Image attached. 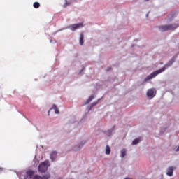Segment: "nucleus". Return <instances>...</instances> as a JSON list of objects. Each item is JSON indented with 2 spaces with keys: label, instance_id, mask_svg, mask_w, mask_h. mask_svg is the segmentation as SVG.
Listing matches in <instances>:
<instances>
[{
  "label": "nucleus",
  "instance_id": "1",
  "mask_svg": "<svg viewBox=\"0 0 179 179\" xmlns=\"http://www.w3.org/2000/svg\"><path fill=\"white\" fill-rule=\"evenodd\" d=\"M173 62H174V60L171 59L164 67L152 72L151 74H150L148 76H147L145 78L144 82H148V80H150V79H153V78H156V76H157V75H159V73H162V72H164V71H166V69H167V68H169V66H171V65H173Z\"/></svg>",
  "mask_w": 179,
  "mask_h": 179
},
{
  "label": "nucleus",
  "instance_id": "2",
  "mask_svg": "<svg viewBox=\"0 0 179 179\" xmlns=\"http://www.w3.org/2000/svg\"><path fill=\"white\" fill-rule=\"evenodd\" d=\"M50 162L44 161L39 164L38 171H39V173H45V171L48 170V167H50Z\"/></svg>",
  "mask_w": 179,
  "mask_h": 179
},
{
  "label": "nucleus",
  "instance_id": "3",
  "mask_svg": "<svg viewBox=\"0 0 179 179\" xmlns=\"http://www.w3.org/2000/svg\"><path fill=\"white\" fill-rule=\"evenodd\" d=\"M178 27V25L176 24H172L169 25H163L159 27L160 31H169V30H176Z\"/></svg>",
  "mask_w": 179,
  "mask_h": 179
},
{
  "label": "nucleus",
  "instance_id": "4",
  "mask_svg": "<svg viewBox=\"0 0 179 179\" xmlns=\"http://www.w3.org/2000/svg\"><path fill=\"white\" fill-rule=\"evenodd\" d=\"M80 27H83V23L74 24L70 26V29H71V30H72V31H75V30H76L78 29H80Z\"/></svg>",
  "mask_w": 179,
  "mask_h": 179
},
{
  "label": "nucleus",
  "instance_id": "5",
  "mask_svg": "<svg viewBox=\"0 0 179 179\" xmlns=\"http://www.w3.org/2000/svg\"><path fill=\"white\" fill-rule=\"evenodd\" d=\"M154 94H155V90L153 89L148 90L147 92L148 97H152V99H153V97L155 96Z\"/></svg>",
  "mask_w": 179,
  "mask_h": 179
},
{
  "label": "nucleus",
  "instance_id": "6",
  "mask_svg": "<svg viewBox=\"0 0 179 179\" xmlns=\"http://www.w3.org/2000/svg\"><path fill=\"white\" fill-rule=\"evenodd\" d=\"M173 171H174V167L170 166L169 168H168L166 172L167 176H169V177H172Z\"/></svg>",
  "mask_w": 179,
  "mask_h": 179
},
{
  "label": "nucleus",
  "instance_id": "7",
  "mask_svg": "<svg viewBox=\"0 0 179 179\" xmlns=\"http://www.w3.org/2000/svg\"><path fill=\"white\" fill-rule=\"evenodd\" d=\"M85 35L83 34V33L80 34V44L81 45H83L84 43H85Z\"/></svg>",
  "mask_w": 179,
  "mask_h": 179
},
{
  "label": "nucleus",
  "instance_id": "8",
  "mask_svg": "<svg viewBox=\"0 0 179 179\" xmlns=\"http://www.w3.org/2000/svg\"><path fill=\"white\" fill-rule=\"evenodd\" d=\"M57 157V152L54 151L50 155V159L52 162H54V159Z\"/></svg>",
  "mask_w": 179,
  "mask_h": 179
},
{
  "label": "nucleus",
  "instance_id": "9",
  "mask_svg": "<svg viewBox=\"0 0 179 179\" xmlns=\"http://www.w3.org/2000/svg\"><path fill=\"white\" fill-rule=\"evenodd\" d=\"M141 141H142V138H136L133 141L132 145H138V143H140Z\"/></svg>",
  "mask_w": 179,
  "mask_h": 179
},
{
  "label": "nucleus",
  "instance_id": "10",
  "mask_svg": "<svg viewBox=\"0 0 179 179\" xmlns=\"http://www.w3.org/2000/svg\"><path fill=\"white\" fill-rule=\"evenodd\" d=\"M50 110H55V114H59V110L55 105H53Z\"/></svg>",
  "mask_w": 179,
  "mask_h": 179
},
{
  "label": "nucleus",
  "instance_id": "11",
  "mask_svg": "<svg viewBox=\"0 0 179 179\" xmlns=\"http://www.w3.org/2000/svg\"><path fill=\"white\" fill-rule=\"evenodd\" d=\"M93 99H94V95H91L89 99L85 101V104H89V103H90V101H92V100H93Z\"/></svg>",
  "mask_w": 179,
  "mask_h": 179
},
{
  "label": "nucleus",
  "instance_id": "12",
  "mask_svg": "<svg viewBox=\"0 0 179 179\" xmlns=\"http://www.w3.org/2000/svg\"><path fill=\"white\" fill-rule=\"evenodd\" d=\"M105 150L106 155H110V153H111V148H110V146L108 145H106Z\"/></svg>",
  "mask_w": 179,
  "mask_h": 179
},
{
  "label": "nucleus",
  "instance_id": "13",
  "mask_svg": "<svg viewBox=\"0 0 179 179\" xmlns=\"http://www.w3.org/2000/svg\"><path fill=\"white\" fill-rule=\"evenodd\" d=\"M33 6L35 8V9H38V8H40V3L34 2Z\"/></svg>",
  "mask_w": 179,
  "mask_h": 179
},
{
  "label": "nucleus",
  "instance_id": "14",
  "mask_svg": "<svg viewBox=\"0 0 179 179\" xmlns=\"http://www.w3.org/2000/svg\"><path fill=\"white\" fill-rule=\"evenodd\" d=\"M51 176H50V174H46L44 175L43 176H41V179H49Z\"/></svg>",
  "mask_w": 179,
  "mask_h": 179
},
{
  "label": "nucleus",
  "instance_id": "15",
  "mask_svg": "<svg viewBox=\"0 0 179 179\" xmlns=\"http://www.w3.org/2000/svg\"><path fill=\"white\" fill-rule=\"evenodd\" d=\"M121 154H122V157H125V156H127V151H125V150H122Z\"/></svg>",
  "mask_w": 179,
  "mask_h": 179
},
{
  "label": "nucleus",
  "instance_id": "16",
  "mask_svg": "<svg viewBox=\"0 0 179 179\" xmlns=\"http://www.w3.org/2000/svg\"><path fill=\"white\" fill-rule=\"evenodd\" d=\"M34 179H41V176H38V175H35L34 176Z\"/></svg>",
  "mask_w": 179,
  "mask_h": 179
},
{
  "label": "nucleus",
  "instance_id": "17",
  "mask_svg": "<svg viewBox=\"0 0 179 179\" xmlns=\"http://www.w3.org/2000/svg\"><path fill=\"white\" fill-rule=\"evenodd\" d=\"M65 4L64 5V8H66V6H68L69 5V3H68V1L67 0H65Z\"/></svg>",
  "mask_w": 179,
  "mask_h": 179
},
{
  "label": "nucleus",
  "instance_id": "18",
  "mask_svg": "<svg viewBox=\"0 0 179 179\" xmlns=\"http://www.w3.org/2000/svg\"><path fill=\"white\" fill-rule=\"evenodd\" d=\"M29 176H33V171H29Z\"/></svg>",
  "mask_w": 179,
  "mask_h": 179
},
{
  "label": "nucleus",
  "instance_id": "19",
  "mask_svg": "<svg viewBox=\"0 0 179 179\" xmlns=\"http://www.w3.org/2000/svg\"><path fill=\"white\" fill-rule=\"evenodd\" d=\"M96 104H97V103H92V106H96Z\"/></svg>",
  "mask_w": 179,
  "mask_h": 179
},
{
  "label": "nucleus",
  "instance_id": "20",
  "mask_svg": "<svg viewBox=\"0 0 179 179\" xmlns=\"http://www.w3.org/2000/svg\"><path fill=\"white\" fill-rule=\"evenodd\" d=\"M107 71H111V68L108 69Z\"/></svg>",
  "mask_w": 179,
  "mask_h": 179
},
{
  "label": "nucleus",
  "instance_id": "21",
  "mask_svg": "<svg viewBox=\"0 0 179 179\" xmlns=\"http://www.w3.org/2000/svg\"><path fill=\"white\" fill-rule=\"evenodd\" d=\"M145 1V2H148V1H149V0H144Z\"/></svg>",
  "mask_w": 179,
  "mask_h": 179
},
{
  "label": "nucleus",
  "instance_id": "22",
  "mask_svg": "<svg viewBox=\"0 0 179 179\" xmlns=\"http://www.w3.org/2000/svg\"><path fill=\"white\" fill-rule=\"evenodd\" d=\"M124 179H131V178H125Z\"/></svg>",
  "mask_w": 179,
  "mask_h": 179
},
{
  "label": "nucleus",
  "instance_id": "23",
  "mask_svg": "<svg viewBox=\"0 0 179 179\" xmlns=\"http://www.w3.org/2000/svg\"><path fill=\"white\" fill-rule=\"evenodd\" d=\"M50 111H51V110H49V112H48L49 113H50Z\"/></svg>",
  "mask_w": 179,
  "mask_h": 179
},
{
  "label": "nucleus",
  "instance_id": "24",
  "mask_svg": "<svg viewBox=\"0 0 179 179\" xmlns=\"http://www.w3.org/2000/svg\"><path fill=\"white\" fill-rule=\"evenodd\" d=\"M59 179H62V178H59Z\"/></svg>",
  "mask_w": 179,
  "mask_h": 179
}]
</instances>
